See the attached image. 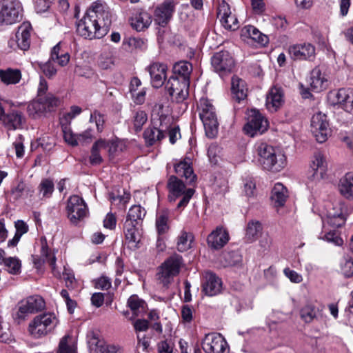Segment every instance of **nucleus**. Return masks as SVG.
I'll list each match as a JSON object with an SVG mask.
<instances>
[{
  "mask_svg": "<svg viewBox=\"0 0 353 353\" xmlns=\"http://www.w3.org/2000/svg\"><path fill=\"white\" fill-rule=\"evenodd\" d=\"M254 153L258 163L264 170L277 172L287 164L285 155L267 142L257 141L254 146Z\"/></svg>",
  "mask_w": 353,
  "mask_h": 353,
  "instance_id": "f257e3e1",
  "label": "nucleus"
},
{
  "mask_svg": "<svg viewBox=\"0 0 353 353\" xmlns=\"http://www.w3.org/2000/svg\"><path fill=\"white\" fill-rule=\"evenodd\" d=\"M59 324V319L55 313L46 312L36 315L29 322L28 332L33 339H42L52 334Z\"/></svg>",
  "mask_w": 353,
  "mask_h": 353,
  "instance_id": "f03ea898",
  "label": "nucleus"
},
{
  "mask_svg": "<svg viewBox=\"0 0 353 353\" xmlns=\"http://www.w3.org/2000/svg\"><path fill=\"white\" fill-rule=\"evenodd\" d=\"M108 23L96 19L94 14H84L77 22V32L79 35L86 39H99L108 32Z\"/></svg>",
  "mask_w": 353,
  "mask_h": 353,
  "instance_id": "7ed1b4c3",
  "label": "nucleus"
},
{
  "mask_svg": "<svg viewBox=\"0 0 353 353\" xmlns=\"http://www.w3.org/2000/svg\"><path fill=\"white\" fill-rule=\"evenodd\" d=\"M198 112L203 122L205 134L209 138H214L219 129V122L215 108L205 98H201L198 103Z\"/></svg>",
  "mask_w": 353,
  "mask_h": 353,
  "instance_id": "20e7f679",
  "label": "nucleus"
},
{
  "mask_svg": "<svg viewBox=\"0 0 353 353\" xmlns=\"http://www.w3.org/2000/svg\"><path fill=\"white\" fill-rule=\"evenodd\" d=\"M183 265L182 256L174 254L167 259L158 268L157 279L165 288L174 281Z\"/></svg>",
  "mask_w": 353,
  "mask_h": 353,
  "instance_id": "39448f33",
  "label": "nucleus"
},
{
  "mask_svg": "<svg viewBox=\"0 0 353 353\" xmlns=\"http://www.w3.org/2000/svg\"><path fill=\"white\" fill-rule=\"evenodd\" d=\"M169 190L168 199L170 202H174L180 199L176 205V208H184L189 203L195 191L193 188H187L185 184L177 177L171 176L168 181Z\"/></svg>",
  "mask_w": 353,
  "mask_h": 353,
  "instance_id": "423d86ee",
  "label": "nucleus"
},
{
  "mask_svg": "<svg viewBox=\"0 0 353 353\" xmlns=\"http://www.w3.org/2000/svg\"><path fill=\"white\" fill-rule=\"evenodd\" d=\"M170 117L161 115L152 118L151 125L145 130L143 137L148 145H153L166 137L170 125Z\"/></svg>",
  "mask_w": 353,
  "mask_h": 353,
  "instance_id": "0eeeda50",
  "label": "nucleus"
},
{
  "mask_svg": "<svg viewBox=\"0 0 353 353\" xmlns=\"http://www.w3.org/2000/svg\"><path fill=\"white\" fill-rule=\"evenodd\" d=\"M23 8L19 0H3L0 4V26H10L19 22Z\"/></svg>",
  "mask_w": 353,
  "mask_h": 353,
  "instance_id": "6e6552de",
  "label": "nucleus"
},
{
  "mask_svg": "<svg viewBox=\"0 0 353 353\" xmlns=\"http://www.w3.org/2000/svg\"><path fill=\"white\" fill-rule=\"evenodd\" d=\"M46 307L44 299L39 295L28 296L18 304L17 310L14 314V321L20 324L30 314L37 313Z\"/></svg>",
  "mask_w": 353,
  "mask_h": 353,
  "instance_id": "1a4fd4ad",
  "label": "nucleus"
},
{
  "mask_svg": "<svg viewBox=\"0 0 353 353\" xmlns=\"http://www.w3.org/2000/svg\"><path fill=\"white\" fill-rule=\"evenodd\" d=\"M40 254L32 256L34 267L37 269H40L45 263H48L51 267L54 276L56 277H61L60 272L56 270V257L54 251L48 247L46 237L43 236L40 239Z\"/></svg>",
  "mask_w": 353,
  "mask_h": 353,
  "instance_id": "9d476101",
  "label": "nucleus"
},
{
  "mask_svg": "<svg viewBox=\"0 0 353 353\" xmlns=\"http://www.w3.org/2000/svg\"><path fill=\"white\" fill-rule=\"evenodd\" d=\"M327 172V162L325 154L316 151L309 162L308 179L318 182L325 178Z\"/></svg>",
  "mask_w": 353,
  "mask_h": 353,
  "instance_id": "9b49d317",
  "label": "nucleus"
},
{
  "mask_svg": "<svg viewBox=\"0 0 353 353\" xmlns=\"http://www.w3.org/2000/svg\"><path fill=\"white\" fill-rule=\"evenodd\" d=\"M269 126V123L265 117L256 109L250 110L248 113V122L244 125L245 134L254 137L265 132Z\"/></svg>",
  "mask_w": 353,
  "mask_h": 353,
  "instance_id": "f8f14e48",
  "label": "nucleus"
},
{
  "mask_svg": "<svg viewBox=\"0 0 353 353\" xmlns=\"http://www.w3.org/2000/svg\"><path fill=\"white\" fill-rule=\"evenodd\" d=\"M68 217L73 224H77L88 214V209L84 200L78 195L70 196L67 202Z\"/></svg>",
  "mask_w": 353,
  "mask_h": 353,
  "instance_id": "ddd939ff",
  "label": "nucleus"
},
{
  "mask_svg": "<svg viewBox=\"0 0 353 353\" xmlns=\"http://www.w3.org/2000/svg\"><path fill=\"white\" fill-rule=\"evenodd\" d=\"M327 100L331 105H338L353 115V88H341L336 91H331L327 95Z\"/></svg>",
  "mask_w": 353,
  "mask_h": 353,
  "instance_id": "4468645a",
  "label": "nucleus"
},
{
  "mask_svg": "<svg viewBox=\"0 0 353 353\" xmlns=\"http://www.w3.org/2000/svg\"><path fill=\"white\" fill-rule=\"evenodd\" d=\"M311 131L319 143L326 141L331 134V129L325 114L319 112L312 116Z\"/></svg>",
  "mask_w": 353,
  "mask_h": 353,
  "instance_id": "2eb2a0df",
  "label": "nucleus"
},
{
  "mask_svg": "<svg viewBox=\"0 0 353 353\" xmlns=\"http://www.w3.org/2000/svg\"><path fill=\"white\" fill-rule=\"evenodd\" d=\"M311 131L319 143L326 141L331 134V129L325 114L319 112L312 116Z\"/></svg>",
  "mask_w": 353,
  "mask_h": 353,
  "instance_id": "dca6fc26",
  "label": "nucleus"
},
{
  "mask_svg": "<svg viewBox=\"0 0 353 353\" xmlns=\"http://www.w3.org/2000/svg\"><path fill=\"white\" fill-rule=\"evenodd\" d=\"M32 26L28 22L21 23L14 37L8 41V46L13 50L20 49L26 51L29 49L30 46V37Z\"/></svg>",
  "mask_w": 353,
  "mask_h": 353,
  "instance_id": "f3484780",
  "label": "nucleus"
},
{
  "mask_svg": "<svg viewBox=\"0 0 353 353\" xmlns=\"http://www.w3.org/2000/svg\"><path fill=\"white\" fill-rule=\"evenodd\" d=\"M327 214L323 222L332 228L343 226L346 221V208L341 202L329 203L327 206Z\"/></svg>",
  "mask_w": 353,
  "mask_h": 353,
  "instance_id": "a211bd4d",
  "label": "nucleus"
},
{
  "mask_svg": "<svg viewBox=\"0 0 353 353\" xmlns=\"http://www.w3.org/2000/svg\"><path fill=\"white\" fill-rule=\"evenodd\" d=\"M212 65L216 72L221 77L230 73L234 66V60L228 51L215 53L211 59Z\"/></svg>",
  "mask_w": 353,
  "mask_h": 353,
  "instance_id": "6ab92c4d",
  "label": "nucleus"
},
{
  "mask_svg": "<svg viewBox=\"0 0 353 353\" xmlns=\"http://www.w3.org/2000/svg\"><path fill=\"white\" fill-rule=\"evenodd\" d=\"M189 81H182L179 77H171L165 88L172 99L177 103L183 102L188 96Z\"/></svg>",
  "mask_w": 353,
  "mask_h": 353,
  "instance_id": "aec40b11",
  "label": "nucleus"
},
{
  "mask_svg": "<svg viewBox=\"0 0 353 353\" xmlns=\"http://www.w3.org/2000/svg\"><path fill=\"white\" fill-rule=\"evenodd\" d=\"M228 343L219 333H210L205 336L202 341V348L205 353H224Z\"/></svg>",
  "mask_w": 353,
  "mask_h": 353,
  "instance_id": "412c9836",
  "label": "nucleus"
},
{
  "mask_svg": "<svg viewBox=\"0 0 353 353\" xmlns=\"http://www.w3.org/2000/svg\"><path fill=\"white\" fill-rule=\"evenodd\" d=\"M288 52L295 61H312L315 57V47L310 43L290 46Z\"/></svg>",
  "mask_w": 353,
  "mask_h": 353,
  "instance_id": "4be33fe9",
  "label": "nucleus"
},
{
  "mask_svg": "<svg viewBox=\"0 0 353 353\" xmlns=\"http://www.w3.org/2000/svg\"><path fill=\"white\" fill-rule=\"evenodd\" d=\"M174 0H164L154 10V22L160 26H165L171 20L175 11Z\"/></svg>",
  "mask_w": 353,
  "mask_h": 353,
  "instance_id": "5701e85b",
  "label": "nucleus"
},
{
  "mask_svg": "<svg viewBox=\"0 0 353 353\" xmlns=\"http://www.w3.org/2000/svg\"><path fill=\"white\" fill-rule=\"evenodd\" d=\"M222 289L223 283L221 279L211 272H205L202 284V291L207 296H213L220 294Z\"/></svg>",
  "mask_w": 353,
  "mask_h": 353,
  "instance_id": "b1692460",
  "label": "nucleus"
},
{
  "mask_svg": "<svg viewBox=\"0 0 353 353\" xmlns=\"http://www.w3.org/2000/svg\"><path fill=\"white\" fill-rule=\"evenodd\" d=\"M284 103L283 89L278 85L272 86L266 95L265 105L271 112H276Z\"/></svg>",
  "mask_w": 353,
  "mask_h": 353,
  "instance_id": "393cba45",
  "label": "nucleus"
},
{
  "mask_svg": "<svg viewBox=\"0 0 353 353\" xmlns=\"http://www.w3.org/2000/svg\"><path fill=\"white\" fill-rule=\"evenodd\" d=\"M147 70L150 76L152 85L156 88L161 87L167 77L168 68L166 65L154 62L148 65Z\"/></svg>",
  "mask_w": 353,
  "mask_h": 353,
  "instance_id": "a878e982",
  "label": "nucleus"
},
{
  "mask_svg": "<svg viewBox=\"0 0 353 353\" xmlns=\"http://www.w3.org/2000/svg\"><path fill=\"white\" fill-rule=\"evenodd\" d=\"M228 241V232L222 227H217L207 239L208 245L215 250L223 248Z\"/></svg>",
  "mask_w": 353,
  "mask_h": 353,
  "instance_id": "bb28decb",
  "label": "nucleus"
},
{
  "mask_svg": "<svg viewBox=\"0 0 353 353\" xmlns=\"http://www.w3.org/2000/svg\"><path fill=\"white\" fill-rule=\"evenodd\" d=\"M139 225L130 223L129 221H125L123 230L125 241L128 244V247L132 250L139 248V243L141 239V234L139 230Z\"/></svg>",
  "mask_w": 353,
  "mask_h": 353,
  "instance_id": "cd10ccee",
  "label": "nucleus"
},
{
  "mask_svg": "<svg viewBox=\"0 0 353 353\" xmlns=\"http://www.w3.org/2000/svg\"><path fill=\"white\" fill-rule=\"evenodd\" d=\"M92 12L94 14L96 19L102 21L103 23H108V26L110 25V12L105 2L101 0L93 2L85 14H91Z\"/></svg>",
  "mask_w": 353,
  "mask_h": 353,
  "instance_id": "c85d7f7f",
  "label": "nucleus"
},
{
  "mask_svg": "<svg viewBox=\"0 0 353 353\" xmlns=\"http://www.w3.org/2000/svg\"><path fill=\"white\" fill-rule=\"evenodd\" d=\"M24 122L25 118L22 112L18 110H12L6 114L2 120L3 124L8 130L22 128Z\"/></svg>",
  "mask_w": 353,
  "mask_h": 353,
  "instance_id": "c756f323",
  "label": "nucleus"
},
{
  "mask_svg": "<svg viewBox=\"0 0 353 353\" xmlns=\"http://www.w3.org/2000/svg\"><path fill=\"white\" fill-rule=\"evenodd\" d=\"M310 85L311 89L316 92H319L327 88V79L325 74L321 72L319 68H315L312 70Z\"/></svg>",
  "mask_w": 353,
  "mask_h": 353,
  "instance_id": "7c9ffc66",
  "label": "nucleus"
},
{
  "mask_svg": "<svg viewBox=\"0 0 353 353\" xmlns=\"http://www.w3.org/2000/svg\"><path fill=\"white\" fill-rule=\"evenodd\" d=\"M70 59V54L63 48L61 42H59L52 49L50 59L54 63H57L61 67L65 66L69 63Z\"/></svg>",
  "mask_w": 353,
  "mask_h": 353,
  "instance_id": "2f4dec72",
  "label": "nucleus"
},
{
  "mask_svg": "<svg viewBox=\"0 0 353 353\" xmlns=\"http://www.w3.org/2000/svg\"><path fill=\"white\" fill-rule=\"evenodd\" d=\"M288 197V190L281 183H276L271 192V201L274 206L282 207L285 205Z\"/></svg>",
  "mask_w": 353,
  "mask_h": 353,
  "instance_id": "473e14b6",
  "label": "nucleus"
},
{
  "mask_svg": "<svg viewBox=\"0 0 353 353\" xmlns=\"http://www.w3.org/2000/svg\"><path fill=\"white\" fill-rule=\"evenodd\" d=\"M241 37L243 40L250 39L260 44L267 43L268 37L253 26H245L241 29Z\"/></svg>",
  "mask_w": 353,
  "mask_h": 353,
  "instance_id": "72a5a7b5",
  "label": "nucleus"
},
{
  "mask_svg": "<svg viewBox=\"0 0 353 353\" xmlns=\"http://www.w3.org/2000/svg\"><path fill=\"white\" fill-rule=\"evenodd\" d=\"M174 170L179 176L184 177L190 184L196 180V175L194 174L190 159L188 161H183L176 163L174 165Z\"/></svg>",
  "mask_w": 353,
  "mask_h": 353,
  "instance_id": "f704fd0d",
  "label": "nucleus"
},
{
  "mask_svg": "<svg viewBox=\"0 0 353 353\" xmlns=\"http://www.w3.org/2000/svg\"><path fill=\"white\" fill-rule=\"evenodd\" d=\"M231 90L234 98L239 102L247 97L248 88L245 81L238 77H233L231 82Z\"/></svg>",
  "mask_w": 353,
  "mask_h": 353,
  "instance_id": "c9c22d12",
  "label": "nucleus"
},
{
  "mask_svg": "<svg viewBox=\"0 0 353 353\" xmlns=\"http://www.w3.org/2000/svg\"><path fill=\"white\" fill-rule=\"evenodd\" d=\"M339 190L344 197L353 200V172H347L340 179Z\"/></svg>",
  "mask_w": 353,
  "mask_h": 353,
  "instance_id": "e433bc0d",
  "label": "nucleus"
},
{
  "mask_svg": "<svg viewBox=\"0 0 353 353\" xmlns=\"http://www.w3.org/2000/svg\"><path fill=\"white\" fill-rule=\"evenodd\" d=\"M192 71V64L188 61H181L173 66L174 77H179L182 81L190 82V76Z\"/></svg>",
  "mask_w": 353,
  "mask_h": 353,
  "instance_id": "4c0bfd02",
  "label": "nucleus"
},
{
  "mask_svg": "<svg viewBox=\"0 0 353 353\" xmlns=\"http://www.w3.org/2000/svg\"><path fill=\"white\" fill-rule=\"evenodd\" d=\"M21 79V72L19 69L6 68L0 70V79L6 85L16 84Z\"/></svg>",
  "mask_w": 353,
  "mask_h": 353,
  "instance_id": "58836bf2",
  "label": "nucleus"
},
{
  "mask_svg": "<svg viewBox=\"0 0 353 353\" xmlns=\"http://www.w3.org/2000/svg\"><path fill=\"white\" fill-rule=\"evenodd\" d=\"M152 23V16L145 11H141L132 19V26L137 31L148 28Z\"/></svg>",
  "mask_w": 353,
  "mask_h": 353,
  "instance_id": "ea45409f",
  "label": "nucleus"
},
{
  "mask_svg": "<svg viewBox=\"0 0 353 353\" xmlns=\"http://www.w3.org/2000/svg\"><path fill=\"white\" fill-rule=\"evenodd\" d=\"M145 210L139 205L132 206L128 213L125 221L139 225L145 215Z\"/></svg>",
  "mask_w": 353,
  "mask_h": 353,
  "instance_id": "a19ab883",
  "label": "nucleus"
},
{
  "mask_svg": "<svg viewBox=\"0 0 353 353\" xmlns=\"http://www.w3.org/2000/svg\"><path fill=\"white\" fill-rule=\"evenodd\" d=\"M106 141L105 140H98L92 147L91 154L90 156V163L92 165H97L101 163L103 159L100 154V151L105 149Z\"/></svg>",
  "mask_w": 353,
  "mask_h": 353,
  "instance_id": "79ce46f5",
  "label": "nucleus"
},
{
  "mask_svg": "<svg viewBox=\"0 0 353 353\" xmlns=\"http://www.w3.org/2000/svg\"><path fill=\"white\" fill-rule=\"evenodd\" d=\"M27 112L29 116L34 119L40 117L46 112V105L44 103L43 98H39L36 101L30 103L27 108Z\"/></svg>",
  "mask_w": 353,
  "mask_h": 353,
  "instance_id": "37998d69",
  "label": "nucleus"
},
{
  "mask_svg": "<svg viewBox=\"0 0 353 353\" xmlns=\"http://www.w3.org/2000/svg\"><path fill=\"white\" fill-rule=\"evenodd\" d=\"M261 231L262 225L259 221H250L246 228V241L250 243L253 242L258 238V236L261 232Z\"/></svg>",
  "mask_w": 353,
  "mask_h": 353,
  "instance_id": "c03bdc74",
  "label": "nucleus"
},
{
  "mask_svg": "<svg viewBox=\"0 0 353 353\" xmlns=\"http://www.w3.org/2000/svg\"><path fill=\"white\" fill-rule=\"evenodd\" d=\"M128 305L134 314L138 315L143 312L146 306L145 302L139 299L137 295H132L128 300Z\"/></svg>",
  "mask_w": 353,
  "mask_h": 353,
  "instance_id": "a18cd8bd",
  "label": "nucleus"
},
{
  "mask_svg": "<svg viewBox=\"0 0 353 353\" xmlns=\"http://www.w3.org/2000/svg\"><path fill=\"white\" fill-rule=\"evenodd\" d=\"M6 270L13 275H17L21 271V261L17 257L9 256L6 258L3 264Z\"/></svg>",
  "mask_w": 353,
  "mask_h": 353,
  "instance_id": "49530a36",
  "label": "nucleus"
},
{
  "mask_svg": "<svg viewBox=\"0 0 353 353\" xmlns=\"http://www.w3.org/2000/svg\"><path fill=\"white\" fill-rule=\"evenodd\" d=\"M37 189L42 199L50 198L54 192V183L49 179H42Z\"/></svg>",
  "mask_w": 353,
  "mask_h": 353,
  "instance_id": "de8ad7c7",
  "label": "nucleus"
},
{
  "mask_svg": "<svg viewBox=\"0 0 353 353\" xmlns=\"http://www.w3.org/2000/svg\"><path fill=\"white\" fill-rule=\"evenodd\" d=\"M193 240V236L184 230L181 231L178 237L177 250L179 252H184L191 248V243Z\"/></svg>",
  "mask_w": 353,
  "mask_h": 353,
  "instance_id": "09e8293b",
  "label": "nucleus"
},
{
  "mask_svg": "<svg viewBox=\"0 0 353 353\" xmlns=\"http://www.w3.org/2000/svg\"><path fill=\"white\" fill-rule=\"evenodd\" d=\"M318 310L311 304L303 307L300 311L301 318L305 323L312 322L317 316Z\"/></svg>",
  "mask_w": 353,
  "mask_h": 353,
  "instance_id": "8fccbe9b",
  "label": "nucleus"
},
{
  "mask_svg": "<svg viewBox=\"0 0 353 353\" xmlns=\"http://www.w3.org/2000/svg\"><path fill=\"white\" fill-rule=\"evenodd\" d=\"M168 213L165 211L160 212L157 215L156 228L159 234H164L169 228Z\"/></svg>",
  "mask_w": 353,
  "mask_h": 353,
  "instance_id": "3c124183",
  "label": "nucleus"
},
{
  "mask_svg": "<svg viewBox=\"0 0 353 353\" xmlns=\"http://www.w3.org/2000/svg\"><path fill=\"white\" fill-rule=\"evenodd\" d=\"M94 353H122V350L119 346L99 341L96 344Z\"/></svg>",
  "mask_w": 353,
  "mask_h": 353,
  "instance_id": "603ef678",
  "label": "nucleus"
},
{
  "mask_svg": "<svg viewBox=\"0 0 353 353\" xmlns=\"http://www.w3.org/2000/svg\"><path fill=\"white\" fill-rule=\"evenodd\" d=\"M62 132L65 143L72 147L78 145V134L72 132L70 125H62Z\"/></svg>",
  "mask_w": 353,
  "mask_h": 353,
  "instance_id": "864d4df0",
  "label": "nucleus"
},
{
  "mask_svg": "<svg viewBox=\"0 0 353 353\" xmlns=\"http://www.w3.org/2000/svg\"><path fill=\"white\" fill-rule=\"evenodd\" d=\"M59 353H77V347L70 337L65 336L61 340Z\"/></svg>",
  "mask_w": 353,
  "mask_h": 353,
  "instance_id": "5fc2aeb1",
  "label": "nucleus"
},
{
  "mask_svg": "<svg viewBox=\"0 0 353 353\" xmlns=\"http://www.w3.org/2000/svg\"><path fill=\"white\" fill-rule=\"evenodd\" d=\"M148 121V115L145 111L139 110H137L133 115L132 121L134 128L136 131H140L143 125Z\"/></svg>",
  "mask_w": 353,
  "mask_h": 353,
  "instance_id": "6e6d98bb",
  "label": "nucleus"
},
{
  "mask_svg": "<svg viewBox=\"0 0 353 353\" xmlns=\"http://www.w3.org/2000/svg\"><path fill=\"white\" fill-rule=\"evenodd\" d=\"M170 126L166 132V135L169 137L170 143L174 144L178 139L181 138L179 127L173 123L172 119L170 117Z\"/></svg>",
  "mask_w": 353,
  "mask_h": 353,
  "instance_id": "4d7b16f0",
  "label": "nucleus"
},
{
  "mask_svg": "<svg viewBox=\"0 0 353 353\" xmlns=\"http://www.w3.org/2000/svg\"><path fill=\"white\" fill-rule=\"evenodd\" d=\"M221 25L225 29L228 30H235L239 28L238 20L234 14H230L228 17L220 19Z\"/></svg>",
  "mask_w": 353,
  "mask_h": 353,
  "instance_id": "13d9d810",
  "label": "nucleus"
},
{
  "mask_svg": "<svg viewBox=\"0 0 353 353\" xmlns=\"http://www.w3.org/2000/svg\"><path fill=\"white\" fill-rule=\"evenodd\" d=\"M12 341V338L9 330V325L5 323L0 316V341L10 343Z\"/></svg>",
  "mask_w": 353,
  "mask_h": 353,
  "instance_id": "bf43d9fd",
  "label": "nucleus"
},
{
  "mask_svg": "<svg viewBox=\"0 0 353 353\" xmlns=\"http://www.w3.org/2000/svg\"><path fill=\"white\" fill-rule=\"evenodd\" d=\"M321 239L337 246H341L343 243V240L336 230H330V232L325 234L324 236L321 237Z\"/></svg>",
  "mask_w": 353,
  "mask_h": 353,
  "instance_id": "052dcab7",
  "label": "nucleus"
},
{
  "mask_svg": "<svg viewBox=\"0 0 353 353\" xmlns=\"http://www.w3.org/2000/svg\"><path fill=\"white\" fill-rule=\"evenodd\" d=\"M32 190L23 181H19L17 185L12 189V194H14L16 198L21 197L25 194L32 192Z\"/></svg>",
  "mask_w": 353,
  "mask_h": 353,
  "instance_id": "680f3d73",
  "label": "nucleus"
},
{
  "mask_svg": "<svg viewBox=\"0 0 353 353\" xmlns=\"http://www.w3.org/2000/svg\"><path fill=\"white\" fill-rule=\"evenodd\" d=\"M44 103L46 105V112L51 111L53 108L57 107L60 103V99L54 97L52 94L48 93L43 97Z\"/></svg>",
  "mask_w": 353,
  "mask_h": 353,
  "instance_id": "e2e57ef3",
  "label": "nucleus"
},
{
  "mask_svg": "<svg viewBox=\"0 0 353 353\" xmlns=\"http://www.w3.org/2000/svg\"><path fill=\"white\" fill-rule=\"evenodd\" d=\"M230 14H232V12L229 4L225 0H221L219 3L217 8L218 18L221 19V18L228 17Z\"/></svg>",
  "mask_w": 353,
  "mask_h": 353,
  "instance_id": "0e129e2a",
  "label": "nucleus"
},
{
  "mask_svg": "<svg viewBox=\"0 0 353 353\" xmlns=\"http://www.w3.org/2000/svg\"><path fill=\"white\" fill-rule=\"evenodd\" d=\"M53 63L54 62L49 59L48 61L41 65L42 72L48 78H52L57 74V70Z\"/></svg>",
  "mask_w": 353,
  "mask_h": 353,
  "instance_id": "69168bd1",
  "label": "nucleus"
},
{
  "mask_svg": "<svg viewBox=\"0 0 353 353\" xmlns=\"http://www.w3.org/2000/svg\"><path fill=\"white\" fill-rule=\"evenodd\" d=\"M221 148L216 143H212L208 150V155L210 161L216 164L218 161L217 157L221 153Z\"/></svg>",
  "mask_w": 353,
  "mask_h": 353,
  "instance_id": "338daca9",
  "label": "nucleus"
},
{
  "mask_svg": "<svg viewBox=\"0 0 353 353\" xmlns=\"http://www.w3.org/2000/svg\"><path fill=\"white\" fill-rule=\"evenodd\" d=\"M51 0H36L34 2V9L37 13H44L47 12L50 6Z\"/></svg>",
  "mask_w": 353,
  "mask_h": 353,
  "instance_id": "774afa93",
  "label": "nucleus"
}]
</instances>
